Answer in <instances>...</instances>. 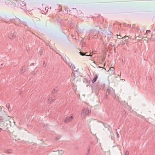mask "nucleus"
Instances as JSON below:
<instances>
[{
	"instance_id": "obj_1",
	"label": "nucleus",
	"mask_w": 155,
	"mask_h": 155,
	"mask_svg": "<svg viewBox=\"0 0 155 155\" xmlns=\"http://www.w3.org/2000/svg\"><path fill=\"white\" fill-rule=\"evenodd\" d=\"M81 77L79 73L77 72H74L72 76V79L75 82H79L81 81Z\"/></svg>"
},
{
	"instance_id": "obj_21",
	"label": "nucleus",
	"mask_w": 155,
	"mask_h": 155,
	"mask_svg": "<svg viewBox=\"0 0 155 155\" xmlns=\"http://www.w3.org/2000/svg\"><path fill=\"white\" fill-rule=\"evenodd\" d=\"M99 68H102L101 67H99Z\"/></svg>"
},
{
	"instance_id": "obj_8",
	"label": "nucleus",
	"mask_w": 155,
	"mask_h": 155,
	"mask_svg": "<svg viewBox=\"0 0 155 155\" xmlns=\"http://www.w3.org/2000/svg\"><path fill=\"white\" fill-rule=\"evenodd\" d=\"M98 78V77L97 75H96L95 77L93 79V80H92V82L93 83H94V82H95L97 81V79Z\"/></svg>"
},
{
	"instance_id": "obj_18",
	"label": "nucleus",
	"mask_w": 155,
	"mask_h": 155,
	"mask_svg": "<svg viewBox=\"0 0 155 155\" xmlns=\"http://www.w3.org/2000/svg\"><path fill=\"white\" fill-rule=\"evenodd\" d=\"M117 37L119 36V37H121V36L120 35H117Z\"/></svg>"
},
{
	"instance_id": "obj_3",
	"label": "nucleus",
	"mask_w": 155,
	"mask_h": 155,
	"mask_svg": "<svg viewBox=\"0 0 155 155\" xmlns=\"http://www.w3.org/2000/svg\"><path fill=\"white\" fill-rule=\"evenodd\" d=\"M95 124V120L92 119H88L87 122V124L89 129H91V127L94 125Z\"/></svg>"
},
{
	"instance_id": "obj_22",
	"label": "nucleus",
	"mask_w": 155,
	"mask_h": 155,
	"mask_svg": "<svg viewBox=\"0 0 155 155\" xmlns=\"http://www.w3.org/2000/svg\"><path fill=\"white\" fill-rule=\"evenodd\" d=\"M117 38H118V37H117Z\"/></svg>"
},
{
	"instance_id": "obj_13",
	"label": "nucleus",
	"mask_w": 155,
	"mask_h": 155,
	"mask_svg": "<svg viewBox=\"0 0 155 155\" xmlns=\"http://www.w3.org/2000/svg\"><path fill=\"white\" fill-rule=\"evenodd\" d=\"M150 31H149V30H147L146 31V33L147 34H148V33H149L150 32Z\"/></svg>"
},
{
	"instance_id": "obj_9",
	"label": "nucleus",
	"mask_w": 155,
	"mask_h": 155,
	"mask_svg": "<svg viewBox=\"0 0 155 155\" xmlns=\"http://www.w3.org/2000/svg\"><path fill=\"white\" fill-rule=\"evenodd\" d=\"M112 71L111 73L112 74H114V68L113 67H110L109 69V70L108 71Z\"/></svg>"
},
{
	"instance_id": "obj_16",
	"label": "nucleus",
	"mask_w": 155,
	"mask_h": 155,
	"mask_svg": "<svg viewBox=\"0 0 155 155\" xmlns=\"http://www.w3.org/2000/svg\"><path fill=\"white\" fill-rule=\"evenodd\" d=\"M2 130V128H0V132Z\"/></svg>"
},
{
	"instance_id": "obj_20",
	"label": "nucleus",
	"mask_w": 155,
	"mask_h": 155,
	"mask_svg": "<svg viewBox=\"0 0 155 155\" xmlns=\"http://www.w3.org/2000/svg\"><path fill=\"white\" fill-rule=\"evenodd\" d=\"M42 52H43V50L41 51V53H42Z\"/></svg>"
},
{
	"instance_id": "obj_2",
	"label": "nucleus",
	"mask_w": 155,
	"mask_h": 155,
	"mask_svg": "<svg viewBox=\"0 0 155 155\" xmlns=\"http://www.w3.org/2000/svg\"><path fill=\"white\" fill-rule=\"evenodd\" d=\"M91 112V110L88 108H83L81 112V116L85 117L89 115Z\"/></svg>"
},
{
	"instance_id": "obj_7",
	"label": "nucleus",
	"mask_w": 155,
	"mask_h": 155,
	"mask_svg": "<svg viewBox=\"0 0 155 155\" xmlns=\"http://www.w3.org/2000/svg\"><path fill=\"white\" fill-rule=\"evenodd\" d=\"M79 53H80V54L81 55H82V56H84V55H85L87 56H92V55H91L90 54V55H86V54L87 53H85L84 54L83 53H82V52H80Z\"/></svg>"
},
{
	"instance_id": "obj_23",
	"label": "nucleus",
	"mask_w": 155,
	"mask_h": 155,
	"mask_svg": "<svg viewBox=\"0 0 155 155\" xmlns=\"http://www.w3.org/2000/svg\"><path fill=\"white\" fill-rule=\"evenodd\" d=\"M89 155V154H88V155Z\"/></svg>"
},
{
	"instance_id": "obj_10",
	"label": "nucleus",
	"mask_w": 155,
	"mask_h": 155,
	"mask_svg": "<svg viewBox=\"0 0 155 155\" xmlns=\"http://www.w3.org/2000/svg\"><path fill=\"white\" fill-rule=\"evenodd\" d=\"M4 64L2 62H0V68H2L4 65Z\"/></svg>"
},
{
	"instance_id": "obj_19",
	"label": "nucleus",
	"mask_w": 155,
	"mask_h": 155,
	"mask_svg": "<svg viewBox=\"0 0 155 155\" xmlns=\"http://www.w3.org/2000/svg\"><path fill=\"white\" fill-rule=\"evenodd\" d=\"M126 37H127V36H125V37H124L122 38H125Z\"/></svg>"
},
{
	"instance_id": "obj_12",
	"label": "nucleus",
	"mask_w": 155,
	"mask_h": 155,
	"mask_svg": "<svg viewBox=\"0 0 155 155\" xmlns=\"http://www.w3.org/2000/svg\"><path fill=\"white\" fill-rule=\"evenodd\" d=\"M129 152L128 151H126L125 153V155H129Z\"/></svg>"
},
{
	"instance_id": "obj_5",
	"label": "nucleus",
	"mask_w": 155,
	"mask_h": 155,
	"mask_svg": "<svg viewBox=\"0 0 155 155\" xmlns=\"http://www.w3.org/2000/svg\"><path fill=\"white\" fill-rule=\"evenodd\" d=\"M113 93L112 94V96L114 98V99L116 100V101H118L120 99L119 97V96L116 94H115V91L114 90L113 91Z\"/></svg>"
},
{
	"instance_id": "obj_6",
	"label": "nucleus",
	"mask_w": 155,
	"mask_h": 155,
	"mask_svg": "<svg viewBox=\"0 0 155 155\" xmlns=\"http://www.w3.org/2000/svg\"><path fill=\"white\" fill-rule=\"evenodd\" d=\"M73 116H71L67 117L65 118V119L64 120V122H67L68 121H71L73 119Z\"/></svg>"
},
{
	"instance_id": "obj_17",
	"label": "nucleus",
	"mask_w": 155,
	"mask_h": 155,
	"mask_svg": "<svg viewBox=\"0 0 155 155\" xmlns=\"http://www.w3.org/2000/svg\"><path fill=\"white\" fill-rule=\"evenodd\" d=\"M117 37L119 36V37H121V36L120 35H117Z\"/></svg>"
},
{
	"instance_id": "obj_11",
	"label": "nucleus",
	"mask_w": 155,
	"mask_h": 155,
	"mask_svg": "<svg viewBox=\"0 0 155 155\" xmlns=\"http://www.w3.org/2000/svg\"><path fill=\"white\" fill-rule=\"evenodd\" d=\"M16 33H14L13 34V37H12V38H15V37H16Z\"/></svg>"
},
{
	"instance_id": "obj_15",
	"label": "nucleus",
	"mask_w": 155,
	"mask_h": 155,
	"mask_svg": "<svg viewBox=\"0 0 155 155\" xmlns=\"http://www.w3.org/2000/svg\"><path fill=\"white\" fill-rule=\"evenodd\" d=\"M74 65H72V64H71V67H73V66H74Z\"/></svg>"
},
{
	"instance_id": "obj_4",
	"label": "nucleus",
	"mask_w": 155,
	"mask_h": 155,
	"mask_svg": "<svg viewBox=\"0 0 155 155\" xmlns=\"http://www.w3.org/2000/svg\"><path fill=\"white\" fill-rule=\"evenodd\" d=\"M64 153V151L62 150H59L54 151L52 155H62Z\"/></svg>"
},
{
	"instance_id": "obj_14",
	"label": "nucleus",
	"mask_w": 155,
	"mask_h": 155,
	"mask_svg": "<svg viewBox=\"0 0 155 155\" xmlns=\"http://www.w3.org/2000/svg\"><path fill=\"white\" fill-rule=\"evenodd\" d=\"M117 137L118 138H119V134H118V133H117Z\"/></svg>"
}]
</instances>
